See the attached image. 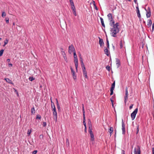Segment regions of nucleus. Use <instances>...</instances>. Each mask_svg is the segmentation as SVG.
I'll return each instance as SVG.
<instances>
[{"label":"nucleus","instance_id":"nucleus-50","mask_svg":"<svg viewBox=\"0 0 154 154\" xmlns=\"http://www.w3.org/2000/svg\"><path fill=\"white\" fill-rule=\"evenodd\" d=\"M70 5L74 4V2L72 0H69Z\"/></svg>","mask_w":154,"mask_h":154},{"label":"nucleus","instance_id":"nucleus-47","mask_svg":"<svg viewBox=\"0 0 154 154\" xmlns=\"http://www.w3.org/2000/svg\"><path fill=\"white\" fill-rule=\"evenodd\" d=\"M37 151L36 150H35L34 151L32 152V154H35L37 153Z\"/></svg>","mask_w":154,"mask_h":154},{"label":"nucleus","instance_id":"nucleus-16","mask_svg":"<svg viewBox=\"0 0 154 154\" xmlns=\"http://www.w3.org/2000/svg\"><path fill=\"white\" fill-rule=\"evenodd\" d=\"M51 109L52 111H53V116H57V113L56 110V108H54Z\"/></svg>","mask_w":154,"mask_h":154},{"label":"nucleus","instance_id":"nucleus-8","mask_svg":"<svg viewBox=\"0 0 154 154\" xmlns=\"http://www.w3.org/2000/svg\"><path fill=\"white\" fill-rule=\"evenodd\" d=\"M92 129L88 130V132L90 135L91 140V141H94V137L93 133L92 132Z\"/></svg>","mask_w":154,"mask_h":154},{"label":"nucleus","instance_id":"nucleus-23","mask_svg":"<svg viewBox=\"0 0 154 154\" xmlns=\"http://www.w3.org/2000/svg\"><path fill=\"white\" fill-rule=\"evenodd\" d=\"M31 112L32 114H34L35 113V109L34 107L31 108Z\"/></svg>","mask_w":154,"mask_h":154},{"label":"nucleus","instance_id":"nucleus-48","mask_svg":"<svg viewBox=\"0 0 154 154\" xmlns=\"http://www.w3.org/2000/svg\"><path fill=\"white\" fill-rule=\"evenodd\" d=\"M73 13L74 14L75 16H76V10L73 11Z\"/></svg>","mask_w":154,"mask_h":154},{"label":"nucleus","instance_id":"nucleus-51","mask_svg":"<svg viewBox=\"0 0 154 154\" xmlns=\"http://www.w3.org/2000/svg\"><path fill=\"white\" fill-rule=\"evenodd\" d=\"M43 134H41L39 136V138L40 139H42L43 138Z\"/></svg>","mask_w":154,"mask_h":154},{"label":"nucleus","instance_id":"nucleus-5","mask_svg":"<svg viewBox=\"0 0 154 154\" xmlns=\"http://www.w3.org/2000/svg\"><path fill=\"white\" fill-rule=\"evenodd\" d=\"M75 51V50L73 45H70L69 47V54H71L72 51L74 52Z\"/></svg>","mask_w":154,"mask_h":154},{"label":"nucleus","instance_id":"nucleus-52","mask_svg":"<svg viewBox=\"0 0 154 154\" xmlns=\"http://www.w3.org/2000/svg\"><path fill=\"white\" fill-rule=\"evenodd\" d=\"M56 104H57V106L59 105V103H58V101L57 100V98H56Z\"/></svg>","mask_w":154,"mask_h":154},{"label":"nucleus","instance_id":"nucleus-39","mask_svg":"<svg viewBox=\"0 0 154 154\" xmlns=\"http://www.w3.org/2000/svg\"><path fill=\"white\" fill-rule=\"evenodd\" d=\"M6 15V14L5 12H3L2 13V17H5Z\"/></svg>","mask_w":154,"mask_h":154},{"label":"nucleus","instance_id":"nucleus-29","mask_svg":"<svg viewBox=\"0 0 154 154\" xmlns=\"http://www.w3.org/2000/svg\"><path fill=\"white\" fill-rule=\"evenodd\" d=\"M115 81L112 84L111 88L114 89V88H115Z\"/></svg>","mask_w":154,"mask_h":154},{"label":"nucleus","instance_id":"nucleus-44","mask_svg":"<svg viewBox=\"0 0 154 154\" xmlns=\"http://www.w3.org/2000/svg\"><path fill=\"white\" fill-rule=\"evenodd\" d=\"M46 122H43V124H42V126L44 127H45L46 126Z\"/></svg>","mask_w":154,"mask_h":154},{"label":"nucleus","instance_id":"nucleus-45","mask_svg":"<svg viewBox=\"0 0 154 154\" xmlns=\"http://www.w3.org/2000/svg\"><path fill=\"white\" fill-rule=\"evenodd\" d=\"M139 131V126H138L137 127L136 134H137Z\"/></svg>","mask_w":154,"mask_h":154},{"label":"nucleus","instance_id":"nucleus-10","mask_svg":"<svg viewBox=\"0 0 154 154\" xmlns=\"http://www.w3.org/2000/svg\"><path fill=\"white\" fill-rule=\"evenodd\" d=\"M104 49V51L105 54H106L107 56H108L110 54L109 52V49L107 48H106L105 47Z\"/></svg>","mask_w":154,"mask_h":154},{"label":"nucleus","instance_id":"nucleus-46","mask_svg":"<svg viewBox=\"0 0 154 154\" xmlns=\"http://www.w3.org/2000/svg\"><path fill=\"white\" fill-rule=\"evenodd\" d=\"M133 105H134L133 104H131L130 105V106H129V109L130 110L132 108Z\"/></svg>","mask_w":154,"mask_h":154},{"label":"nucleus","instance_id":"nucleus-60","mask_svg":"<svg viewBox=\"0 0 154 154\" xmlns=\"http://www.w3.org/2000/svg\"><path fill=\"white\" fill-rule=\"evenodd\" d=\"M122 154H125V151L124 150L122 151Z\"/></svg>","mask_w":154,"mask_h":154},{"label":"nucleus","instance_id":"nucleus-1","mask_svg":"<svg viewBox=\"0 0 154 154\" xmlns=\"http://www.w3.org/2000/svg\"><path fill=\"white\" fill-rule=\"evenodd\" d=\"M119 26L118 23H116L115 25L113 26V27L110 28V31L112 36L113 37H116V35L119 33V29L118 27Z\"/></svg>","mask_w":154,"mask_h":154},{"label":"nucleus","instance_id":"nucleus-11","mask_svg":"<svg viewBox=\"0 0 154 154\" xmlns=\"http://www.w3.org/2000/svg\"><path fill=\"white\" fill-rule=\"evenodd\" d=\"M70 69L71 70V73L72 75L73 78L74 79H76V75H75V72L74 71L73 69L71 67Z\"/></svg>","mask_w":154,"mask_h":154},{"label":"nucleus","instance_id":"nucleus-37","mask_svg":"<svg viewBox=\"0 0 154 154\" xmlns=\"http://www.w3.org/2000/svg\"><path fill=\"white\" fill-rule=\"evenodd\" d=\"M113 89L111 88H110V95H112L113 94Z\"/></svg>","mask_w":154,"mask_h":154},{"label":"nucleus","instance_id":"nucleus-55","mask_svg":"<svg viewBox=\"0 0 154 154\" xmlns=\"http://www.w3.org/2000/svg\"><path fill=\"white\" fill-rule=\"evenodd\" d=\"M83 125H84L85 127L86 126V123H85V120H84V121L83 122Z\"/></svg>","mask_w":154,"mask_h":154},{"label":"nucleus","instance_id":"nucleus-14","mask_svg":"<svg viewBox=\"0 0 154 154\" xmlns=\"http://www.w3.org/2000/svg\"><path fill=\"white\" fill-rule=\"evenodd\" d=\"M88 125L89 130L92 129V127L91 125V120L90 119H88Z\"/></svg>","mask_w":154,"mask_h":154},{"label":"nucleus","instance_id":"nucleus-56","mask_svg":"<svg viewBox=\"0 0 154 154\" xmlns=\"http://www.w3.org/2000/svg\"><path fill=\"white\" fill-rule=\"evenodd\" d=\"M153 30H154V23H153L152 25V31Z\"/></svg>","mask_w":154,"mask_h":154},{"label":"nucleus","instance_id":"nucleus-62","mask_svg":"<svg viewBox=\"0 0 154 154\" xmlns=\"http://www.w3.org/2000/svg\"><path fill=\"white\" fill-rule=\"evenodd\" d=\"M110 101L112 103V106H113V103L114 102V101L113 100H110Z\"/></svg>","mask_w":154,"mask_h":154},{"label":"nucleus","instance_id":"nucleus-21","mask_svg":"<svg viewBox=\"0 0 154 154\" xmlns=\"http://www.w3.org/2000/svg\"><path fill=\"white\" fill-rule=\"evenodd\" d=\"M100 20H101V22L102 25L105 28V24H104V21H103V18H102L101 17H100Z\"/></svg>","mask_w":154,"mask_h":154},{"label":"nucleus","instance_id":"nucleus-3","mask_svg":"<svg viewBox=\"0 0 154 154\" xmlns=\"http://www.w3.org/2000/svg\"><path fill=\"white\" fill-rule=\"evenodd\" d=\"M134 154H140L141 151L140 148L139 146H137L136 148H135L134 149Z\"/></svg>","mask_w":154,"mask_h":154},{"label":"nucleus","instance_id":"nucleus-34","mask_svg":"<svg viewBox=\"0 0 154 154\" xmlns=\"http://www.w3.org/2000/svg\"><path fill=\"white\" fill-rule=\"evenodd\" d=\"M8 40L7 39H6L4 41V44L3 45V46H5L7 44H8Z\"/></svg>","mask_w":154,"mask_h":154},{"label":"nucleus","instance_id":"nucleus-64","mask_svg":"<svg viewBox=\"0 0 154 154\" xmlns=\"http://www.w3.org/2000/svg\"><path fill=\"white\" fill-rule=\"evenodd\" d=\"M152 152H154V148H153V147L152 148Z\"/></svg>","mask_w":154,"mask_h":154},{"label":"nucleus","instance_id":"nucleus-43","mask_svg":"<svg viewBox=\"0 0 154 154\" xmlns=\"http://www.w3.org/2000/svg\"><path fill=\"white\" fill-rule=\"evenodd\" d=\"M106 68L107 70L109 71L110 70V67L109 66H107L106 67Z\"/></svg>","mask_w":154,"mask_h":154},{"label":"nucleus","instance_id":"nucleus-13","mask_svg":"<svg viewBox=\"0 0 154 154\" xmlns=\"http://www.w3.org/2000/svg\"><path fill=\"white\" fill-rule=\"evenodd\" d=\"M116 63L117 68L119 67L121 65V63L120 60L118 58L116 59Z\"/></svg>","mask_w":154,"mask_h":154},{"label":"nucleus","instance_id":"nucleus-40","mask_svg":"<svg viewBox=\"0 0 154 154\" xmlns=\"http://www.w3.org/2000/svg\"><path fill=\"white\" fill-rule=\"evenodd\" d=\"M53 116L54 119V121H55V122H56L57 121V116Z\"/></svg>","mask_w":154,"mask_h":154},{"label":"nucleus","instance_id":"nucleus-31","mask_svg":"<svg viewBox=\"0 0 154 154\" xmlns=\"http://www.w3.org/2000/svg\"><path fill=\"white\" fill-rule=\"evenodd\" d=\"M66 145L69 146V139L68 138L66 139Z\"/></svg>","mask_w":154,"mask_h":154},{"label":"nucleus","instance_id":"nucleus-2","mask_svg":"<svg viewBox=\"0 0 154 154\" xmlns=\"http://www.w3.org/2000/svg\"><path fill=\"white\" fill-rule=\"evenodd\" d=\"M138 111V108H136L131 113V117L132 120H133L135 117Z\"/></svg>","mask_w":154,"mask_h":154},{"label":"nucleus","instance_id":"nucleus-17","mask_svg":"<svg viewBox=\"0 0 154 154\" xmlns=\"http://www.w3.org/2000/svg\"><path fill=\"white\" fill-rule=\"evenodd\" d=\"M83 76H84L86 78L88 79V76L87 75V72L85 70H83Z\"/></svg>","mask_w":154,"mask_h":154},{"label":"nucleus","instance_id":"nucleus-24","mask_svg":"<svg viewBox=\"0 0 154 154\" xmlns=\"http://www.w3.org/2000/svg\"><path fill=\"white\" fill-rule=\"evenodd\" d=\"M113 130L112 127H110L109 129V133H110V136H111L112 133L113 132Z\"/></svg>","mask_w":154,"mask_h":154},{"label":"nucleus","instance_id":"nucleus-9","mask_svg":"<svg viewBox=\"0 0 154 154\" xmlns=\"http://www.w3.org/2000/svg\"><path fill=\"white\" fill-rule=\"evenodd\" d=\"M99 41V44L100 45L101 47H103L104 46V43L102 39H101L100 37H98Z\"/></svg>","mask_w":154,"mask_h":154},{"label":"nucleus","instance_id":"nucleus-27","mask_svg":"<svg viewBox=\"0 0 154 154\" xmlns=\"http://www.w3.org/2000/svg\"><path fill=\"white\" fill-rule=\"evenodd\" d=\"M137 17L139 18L140 19L141 18V15L140 13V10H138V11H137Z\"/></svg>","mask_w":154,"mask_h":154},{"label":"nucleus","instance_id":"nucleus-28","mask_svg":"<svg viewBox=\"0 0 154 154\" xmlns=\"http://www.w3.org/2000/svg\"><path fill=\"white\" fill-rule=\"evenodd\" d=\"M70 5H71V7L72 9V11L75 10L76 9H75V6L74 5V4H71Z\"/></svg>","mask_w":154,"mask_h":154},{"label":"nucleus","instance_id":"nucleus-63","mask_svg":"<svg viewBox=\"0 0 154 154\" xmlns=\"http://www.w3.org/2000/svg\"><path fill=\"white\" fill-rule=\"evenodd\" d=\"M7 61L8 62H9L10 61V59H8L7 60Z\"/></svg>","mask_w":154,"mask_h":154},{"label":"nucleus","instance_id":"nucleus-12","mask_svg":"<svg viewBox=\"0 0 154 154\" xmlns=\"http://www.w3.org/2000/svg\"><path fill=\"white\" fill-rule=\"evenodd\" d=\"M74 62L75 63V69L76 71H77L78 66V60L77 58H74Z\"/></svg>","mask_w":154,"mask_h":154},{"label":"nucleus","instance_id":"nucleus-61","mask_svg":"<svg viewBox=\"0 0 154 154\" xmlns=\"http://www.w3.org/2000/svg\"><path fill=\"white\" fill-rule=\"evenodd\" d=\"M134 1L135 4H138L137 2V0H134Z\"/></svg>","mask_w":154,"mask_h":154},{"label":"nucleus","instance_id":"nucleus-26","mask_svg":"<svg viewBox=\"0 0 154 154\" xmlns=\"http://www.w3.org/2000/svg\"><path fill=\"white\" fill-rule=\"evenodd\" d=\"M81 67H82V70H85L86 69H85V65L84 64V63H81Z\"/></svg>","mask_w":154,"mask_h":154},{"label":"nucleus","instance_id":"nucleus-36","mask_svg":"<svg viewBox=\"0 0 154 154\" xmlns=\"http://www.w3.org/2000/svg\"><path fill=\"white\" fill-rule=\"evenodd\" d=\"M4 50L3 49H2L0 51V57L1 56L4 52Z\"/></svg>","mask_w":154,"mask_h":154},{"label":"nucleus","instance_id":"nucleus-57","mask_svg":"<svg viewBox=\"0 0 154 154\" xmlns=\"http://www.w3.org/2000/svg\"><path fill=\"white\" fill-rule=\"evenodd\" d=\"M80 60L81 63H83L82 58H80Z\"/></svg>","mask_w":154,"mask_h":154},{"label":"nucleus","instance_id":"nucleus-25","mask_svg":"<svg viewBox=\"0 0 154 154\" xmlns=\"http://www.w3.org/2000/svg\"><path fill=\"white\" fill-rule=\"evenodd\" d=\"M51 109H53L54 108H55V106L54 104V103L53 102L51 99Z\"/></svg>","mask_w":154,"mask_h":154},{"label":"nucleus","instance_id":"nucleus-59","mask_svg":"<svg viewBox=\"0 0 154 154\" xmlns=\"http://www.w3.org/2000/svg\"><path fill=\"white\" fill-rule=\"evenodd\" d=\"M8 66L9 67H11L12 66V64L11 63H8Z\"/></svg>","mask_w":154,"mask_h":154},{"label":"nucleus","instance_id":"nucleus-49","mask_svg":"<svg viewBox=\"0 0 154 154\" xmlns=\"http://www.w3.org/2000/svg\"><path fill=\"white\" fill-rule=\"evenodd\" d=\"M61 51L62 52H63L65 55V52L63 51V49L62 48H60Z\"/></svg>","mask_w":154,"mask_h":154},{"label":"nucleus","instance_id":"nucleus-30","mask_svg":"<svg viewBox=\"0 0 154 154\" xmlns=\"http://www.w3.org/2000/svg\"><path fill=\"white\" fill-rule=\"evenodd\" d=\"M120 48L122 49L123 47V45L122 43V40L121 39L120 42Z\"/></svg>","mask_w":154,"mask_h":154},{"label":"nucleus","instance_id":"nucleus-7","mask_svg":"<svg viewBox=\"0 0 154 154\" xmlns=\"http://www.w3.org/2000/svg\"><path fill=\"white\" fill-rule=\"evenodd\" d=\"M125 125L124 124L123 120L122 119V134H125Z\"/></svg>","mask_w":154,"mask_h":154},{"label":"nucleus","instance_id":"nucleus-32","mask_svg":"<svg viewBox=\"0 0 154 154\" xmlns=\"http://www.w3.org/2000/svg\"><path fill=\"white\" fill-rule=\"evenodd\" d=\"M41 116L40 115L38 114L37 115L36 118V119H39L40 120L41 119Z\"/></svg>","mask_w":154,"mask_h":154},{"label":"nucleus","instance_id":"nucleus-15","mask_svg":"<svg viewBox=\"0 0 154 154\" xmlns=\"http://www.w3.org/2000/svg\"><path fill=\"white\" fill-rule=\"evenodd\" d=\"M107 17H108L109 20V21H112V20H113L112 15L111 13L108 14Z\"/></svg>","mask_w":154,"mask_h":154},{"label":"nucleus","instance_id":"nucleus-4","mask_svg":"<svg viewBox=\"0 0 154 154\" xmlns=\"http://www.w3.org/2000/svg\"><path fill=\"white\" fill-rule=\"evenodd\" d=\"M145 9L146 11V16L148 18L150 17L151 16V12L150 8L149 7H148L147 10L145 8Z\"/></svg>","mask_w":154,"mask_h":154},{"label":"nucleus","instance_id":"nucleus-58","mask_svg":"<svg viewBox=\"0 0 154 154\" xmlns=\"http://www.w3.org/2000/svg\"><path fill=\"white\" fill-rule=\"evenodd\" d=\"M94 8H95L96 10H98L97 8V6H96V5H94Z\"/></svg>","mask_w":154,"mask_h":154},{"label":"nucleus","instance_id":"nucleus-35","mask_svg":"<svg viewBox=\"0 0 154 154\" xmlns=\"http://www.w3.org/2000/svg\"><path fill=\"white\" fill-rule=\"evenodd\" d=\"M82 112L83 113V120H85V110H82Z\"/></svg>","mask_w":154,"mask_h":154},{"label":"nucleus","instance_id":"nucleus-20","mask_svg":"<svg viewBox=\"0 0 154 154\" xmlns=\"http://www.w3.org/2000/svg\"><path fill=\"white\" fill-rule=\"evenodd\" d=\"M106 45L107 48L109 49V40L108 39V38L107 37V36H106Z\"/></svg>","mask_w":154,"mask_h":154},{"label":"nucleus","instance_id":"nucleus-19","mask_svg":"<svg viewBox=\"0 0 154 154\" xmlns=\"http://www.w3.org/2000/svg\"><path fill=\"white\" fill-rule=\"evenodd\" d=\"M115 22L114 20H112V21H110V23L109 25H110L111 26L113 27V26H114L115 24H114Z\"/></svg>","mask_w":154,"mask_h":154},{"label":"nucleus","instance_id":"nucleus-18","mask_svg":"<svg viewBox=\"0 0 154 154\" xmlns=\"http://www.w3.org/2000/svg\"><path fill=\"white\" fill-rule=\"evenodd\" d=\"M152 21L151 20H147V26L148 27H149L151 26Z\"/></svg>","mask_w":154,"mask_h":154},{"label":"nucleus","instance_id":"nucleus-6","mask_svg":"<svg viewBox=\"0 0 154 154\" xmlns=\"http://www.w3.org/2000/svg\"><path fill=\"white\" fill-rule=\"evenodd\" d=\"M128 89L127 87H126L125 88V97L124 99V102L125 103H126L128 98Z\"/></svg>","mask_w":154,"mask_h":154},{"label":"nucleus","instance_id":"nucleus-22","mask_svg":"<svg viewBox=\"0 0 154 154\" xmlns=\"http://www.w3.org/2000/svg\"><path fill=\"white\" fill-rule=\"evenodd\" d=\"M5 79L9 83L12 84V82L11 80L8 78H5Z\"/></svg>","mask_w":154,"mask_h":154},{"label":"nucleus","instance_id":"nucleus-41","mask_svg":"<svg viewBox=\"0 0 154 154\" xmlns=\"http://www.w3.org/2000/svg\"><path fill=\"white\" fill-rule=\"evenodd\" d=\"M5 21L6 23H9V18L8 17H6L5 18Z\"/></svg>","mask_w":154,"mask_h":154},{"label":"nucleus","instance_id":"nucleus-38","mask_svg":"<svg viewBox=\"0 0 154 154\" xmlns=\"http://www.w3.org/2000/svg\"><path fill=\"white\" fill-rule=\"evenodd\" d=\"M32 131V129H31L30 130H28L27 131V134L29 135Z\"/></svg>","mask_w":154,"mask_h":154},{"label":"nucleus","instance_id":"nucleus-42","mask_svg":"<svg viewBox=\"0 0 154 154\" xmlns=\"http://www.w3.org/2000/svg\"><path fill=\"white\" fill-rule=\"evenodd\" d=\"M73 55L74 58H77V56L76 54L75 51H74V52H73Z\"/></svg>","mask_w":154,"mask_h":154},{"label":"nucleus","instance_id":"nucleus-54","mask_svg":"<svg viewBox=\"0 0 154 154\" xmlns=\"http://www.w3.org/2000/svg\"><path fill=\"white\" fill-rule=\"evenodd\" d=\"M57 106V108L58 110H59L60 109V106L59 105Z\"/></svg>","mask_w":154,"mask_h":154},{"label":"nucleus","instance_id":"nucleus-33","mask_svg":"<svg viewBox=\"0 0 154 154\" xmlns=\"http://www.w3.org/2000/svg\"><path fill=\"white\" fill-rule=\"evenodd\" d=\"M35 79L32 77H30L29 78V80L31 81L34 80Z\"/></svg>","mask_w":154,"mask_h":154},{"label":"nucleus","instance_id":"nucleus-53","mask_svg":"<svg viewBox=\"0 0 154 154\" xmlns=\"http://www.w3.org/2000/svg\"><path fill=\"white\" fill-rule=\"evenodd\" d=\"M136 9L137 11L139 10V9L138 6V4H137V6L136 7Z\"/></svg>","mask_w":154,"mask_h":154}]
</instances>
